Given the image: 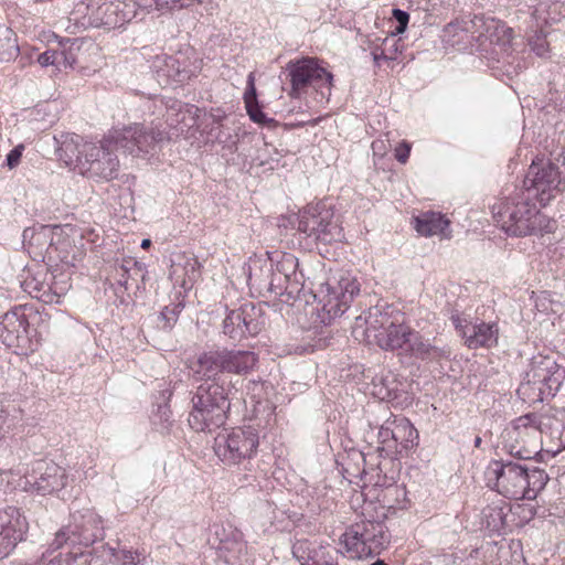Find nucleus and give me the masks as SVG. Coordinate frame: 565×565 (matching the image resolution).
Wrapping results in <instances>:
<instances>
[{
    "label": "nucleus",
    "instance_id": "obj_1",
    "mask_svg": "<svg viewBox=\"0 0 565 565\" xmlns=\"http://www.w3.org/2000/svg\"><path fill=\"white\" fill-rule=\"evenodd\" d=\"M167 125L170 131L158 127L146 128L141 124H134L122 129H114L108 132L99 145L86 142L84 145L85 158L78 159V174L84 177H108L119 168L118 157L114 151L122 149L132 157H143L154 153L162 143L184 135L190 139V130L196 125L198 108L182 104L175 99H168Z\"/></svg>",
    "mask_w": 565,
    "mask_h": 565
},
{
    "label": "nucleus",
    "instance_id": "obj_2",
    "mask_svg": "<svg viewBox=\"0 0 565 565\" xmlns=\"http://www.w3.org/2000/svg\"><path fill=\"white\" fill-rule=\"evenodd\" d=\"M250 351L216 349L202 352L192 362L193 377L201 382L192 396L189 424L196 431H212L227 419L231 395L236 392L226 374L245 375L257 364Z\"/></svg>",
    "mask_w": 565,
    "mask_h": 565
},
{
    "label": "nucleus",
    "instance_id": "obj_3",
    "mask_svg": "<svg viewBox=\"0 0 565 565\" xmlns=\"http://www.w3.org/2000/svg\"><path fill=\"white\" fill-rule=\"evenodd\" d=\"M513 186L493 214L498 225L515 237L551 233L554 223L539 211L536 203L545 206L565 190V179H516Z\"/></svg>",
    "mask_w": 565,
    "mask_h": 565
},
{
    "label": "nucleus",
    "instance_id": "obj_4",
    "mask_svg": "<svg viewBox=\"0 0 565 565\" xmlns=\"http://www.w3.org/2000/svg\"><path fill=\"white\" fill-rule=\"evenodd\" d=\"M487 486L512 500H534L545 488V470L519 460H491L486 468Z\"/></svg>",
    "mask_w": 565,
    "mask_h": 565
},
{
    "label": "nucleus",
    "instance_id": "obj_5",
    "mask_svg": "<svg viewBox=\"0 0 565 565\" xmlns=\"http://www.w3.org/2000/svg\"><path fill=\"white\" fill-rule=\"evenodd\" d=\"M399 318L397 310L375 306L369 309L364 318L355 319L353 335L359 341L377 345L385 351L406 348L414 330Z\"/></svg>",
    "mask_w": 565,
    "mask_h": 565
},
{
    "label": "nucleus",
    "instance_id": "obj_6",
    "mask_svg": "<svg viewBox=\"0 0 565 565\" xmlns=\"http://www.w3.org/2000/svg\"><path fill=\"white\" fill-rule=\"evenodd\" d=\"M288 221L300 233L317 242L330 244L343 237L339 217L328 200L309 203L298 214L289 215Z\"/></svg>",
    "mask_w": 565,
    "mask_h": 565
},
{
    "label": "nucleus",
    "instance_id": "obj_7",
    "mask_svg": "<svg viewBox=\"0 0 565 565\" xmlns=\"http://www.w3.org/2000/svg\"><path fill=\"white\" fill-rule=\"evenodd\" d=\"M390 543L387 527L383 520L363 518L350 526L340 537V545L350 558L379 555Z\"/></svg>",
    "mask_w": 565,
    "mask_h": 565
},
{
    "label": "nucleus",
    "instance_id": "obj_8",
    "mask_svg": "<svg viewBox=\"0 0 565 565\" xmlns=\"http://www.w3.org/2000/svg\"><path fill=\"white\" fill-rule=\"evenodd\" d=\"M68 231H73L71 225L47 226L43 225L38 230L25 228L23 231V242L30 237L29 247H39L43 259L49 262H61L73 264L76 259V247L72 244Z\"/></svg>",
    "mask_w": 565,
    "mask_h": 565
},
{
    "label": "nucleus",
    "instance_id": "obj_9",
    "mask_svg": "<svg viewBox=\"0 0 565 565\" xmlns=\"http://www.w3.org/2000/svg\"><path fill=\"white\" fill-rule=\"evenodd\" d=\"M104 539L102 518L89 508L72 511L68 524L63 526L55 535L52 545L55 550L65 544L72 546H89Z\"/></svg>",
    "mask_w": 565,
    "mask_h": 565
},
{
    "label": "nucleus",
    "instance_id": "obj_10",
    "mask_svg": "<svg viewBox=\"0 0 565 565\" xmlns=\"http://www.w3.org/2000/svg\"><path fill=\"white\" fill-rule=\"evenodd\" d=\"M258 431L253 426L237 427L220 433L214 439V452L226 466L239 465L256 455Z\"/></svg>",
    "mask_w": 565,
    "mask_h": 565
},
{
    "label": "nucleus",
    "instance_id": "obj_11",
    "mask_svg": "<svg viewBox=\"0 0 565 565\" xmlns=\"http://www.w3.org/2000/svg\"><path fill=\"white\" fill-rule=\"evenodd\" d=\"M286 71L291 84L290 97H301L309 86L317 90L320 89L322 97L326 96L324 88L328 90V94L330 93L333 76L319 64L318 60L303 57L298 61H290L286 66Z\"/></svg>",
    "mask_w": 565,
    "mask_h": 565
},
{
    "label": "nucleus",
    "instance_id": "obj_12",
    "mask_svg": "<svg viewBox=\"0 0 565 565\" xmlns=\"http://www.w3.org/2000/svg\"><path fill=\"white\" fill-rule=\"evenodd\" d=\"M67 480L65 468L53 461L36 460L23 476L20 486L26 492L49 495L64 489Z\"/></svg>",
    "mask_w": 565,
    "mask_h": 565
},
{
    "label": "nucleus",
    "instance_id": "obj_13",
    "mask_svg": "<svg viewBox=\"0 0 565 565\" xmlns=\"http://www.w3.org/2000/svg\"><path fill=\"white\" fill-rule=\"evenodd\" d=\"M360 292V284L350 273H341L327 281V294L320 302L329 318H335L347 311L354 297Z\"/></svg>",
    "mask_w": 565,
    "mask_h": 565
},
{
    "label": "nucleus",
    "instance_id": "obj_14",
    "mask_svg": "<svg viewBox=\"0 0 565 565\" xmlns=\"http://www.w3.org/2000/svg\"><path fill=\"white\" fill-rule=\"evenodd\" d=\"M450 320L463 339L465 345L469 349H490L498 343L499 329L497 323L472 321L469 316L458 310L451 311Z\"/></svg>",
    "mask_w": 565,
    "mask_h": 565
},
{
    "label": "nucleus",
    "instance_id": "obj_15",
    "mask_svg": "<svg viewBox=\"0 0 565 565\" xmlns=\"http://www.w3.org/2000/svg\"><path fill=\"white\" fill-rule=\"evenodd\" d=\"M28 529L25 518L15 507L0 509V557L9 555L23 540Z\"/></svg>",
    "mask_w": 565,
    "mask_h": 565
},
{
    "label": "nucleus",
    "instance_id": "obj_16",
    "mask_svg": "<svg viewBox=\"0 0 565 565\" xmlns=\"http://www.w3.org/2000/svg\"><path fill=\"white\" fill-rule=\"evenodd\" d=\"M29 321L23 310L15 308L0 319V339L9 348H22L29 341Z\"/></svg>",
    "mask_w": 565,
    "mask_h": 565
},
{
    "label": "nucleus",
    "instance_id": "obj_17",
    "mask_svg": "<svg viewBox=\"0 0 565 565\" xmlns=\"http://www.w3.org/2000/svg\"><path fill=\"white\" fill-rule=\"evenodd\" d=\"M202 265L188 252L173 253L170 257V278L182 288H189L201 277Z\"/></svg>",
    "mask_w": 565,
    "mask_h": 565
},
{
    "label": "nucleus",
    "instance_id": "obj_18",
    "mask_svg": "<svg viewBox=\"0 0 565 565\" xmlns=\"http://www.w3.org/2000/svg\"><path fill=\"white\" fill-rule=\"evenodd\" d=\"M297 266L298 260L295 256L285 255L282 260L277 264L276 270L274 271L271 268L269 280H273L276 286H273L271 289H267L266 292H269L275 297L286 295V301L294 298V294L298 292L299 288L296 281H291L289 271L295 275Z\"/></svg>",
    "mask_w": 565,
    "mask_h": 565
},
{
    "label": "nucleus",
    "instance_id": "obj_19",
    "mask_svg": "<svg viewBox=\"0 0 565 565\" xmlns=\"http://www.w3.org/2000/svg\"><path fill=\"white\" fill-rule=\"evenodd\" d=\"M413 228L422 236L438 235L449 239L451 237L450 221L440 212L425 211L412 217Z\"/></svg>",
    "mask_w": 565,
    "mask_h": 565
},
{
    "label": "nucleus",
    "instance_id": "obj_20",
    "mask_svg": "<svg viewBox=\"0 0 565 565\" xmlns=\"http://www.w3.org/2000/svg\"><path fill=\"white\" fill-rule=\"evenodd\" d=\"M57 149L58 160L70 169V171L78 174V159L85 158L83 138L76 134H62L54 138Z\"/></svg>",
    "mask_w": 565,
    "mask_h": 565
},
{
    "label": "nucleus",
    "instance_id": "obj_21",
    "mask_svg": "<svg viewBox=\"0 0 565 565\" xmlns=\"http://www.w3.org/2000/svg\"><path fill=\"white\" fill-rule=\"evenodd\" d=\"M215 534L218 539V544L216 545L218 557L227 564L234 565L238 563L246 553V543L243 540V534L235 529H230L227 532L224 527L222 533L216 531Z\"/></svg>",
    "mask_w": 565,
    "mask_h": 565
},
{
    "label": "nucleus",
    "instance_id": "obj_22",
    "mask_svg": "<svg viewBox=\"0 0 565 565\" xmlns=\"http://www.w3.org/2000/svg\"><path fill=\"white\" fill-rule=\"evenodd\" d=\"M239 316V328L243 331V338L258 334L266 326V317L260 305L253 302L243 303L236 309Z\"/></svg>",
    "mask_w": 565,
    "mask_h": 565
},
{
    "label": "nucleus",
    "instance_id": "obj_23",
    "mask_svg": "<svg viewBox=\"0 0 565 565\" xmlns=\"http://www.w3.org/2000/svg\"><path fill=\"white\" fill-rule=\"evenodd\" d=\"M406 350L417 359L424 361H437L447 355V351L431 344L428 340L424 339L417 331H413Z\"/></svg>",
    "mask_w": 565,
    "mask_h": 565
},
{
    "label": "nucleus",
    "instance_id": "obj_24",
    "mask_svg": "<svg viewBox=\"0 0 565 565\" xmlns=\"http://www.w3.org/2000/svg\"><path fill=\"white\" fill-rule=\"evenodd\" d=\"M271 263L267 260L255 259L248 265L247 281L252 288L264 292L276 286L273 280H269L271 274Z\"/></svg>",
    "mask_w": 565,
    "mask_h": 565
},
{
    "label": "nucleus",
    "instance_id": "obj_25",
    "mask_svg": "<svg viewBox=\"0 0 565 565\" xmlns=\"http://www.w3.org/2000/svg\"><path fill=\"white\" fill-rule=\"evenodd\" d=\"M373 395L382 401L395 399L402 391V383L396 375L388 372L387 374L376 375L372 381Z\"/></svg>",
    "mask_w": 565,
    "mask_h": 565
},
{
    "label": "nucleus",
    "instance_id": "obj_26",
    "mask_svg": "<svg viewBox=\"0 0 565 565\" xmlns=\"http://www.w3.org/2000/svg\"><path fill=\"white\" fill-rule=\"evenodd\" d=\"M391 438L404 449L412 448L418 439V431L405 417H395V427L391 431Z\"/></svg>",
    "mask_w": 565,
    "mask_h": 565
},
{
    "label": "nucleus",
    "instance_id": "obj_27",
    "mask_svg": "<svg viewBox=\"0 0 565 565\" xmlns=\"http://www.w3.org/2000/svg\"><path fill=\"white\" fill-rule=\"evenodd\" d=\"M291 552L300 565H313L319 555L323 554V548L307 539H299L292 544Z\"/></svg>",
    "mask_w": 565,
    "mask_h": 565
},
{
    "label": "nucleus",
    "instance_id": "obj_28",
    "mask_svg": "<svg viewBox=\"0 0 565 565\" xmlns=\"http://www.w3.org/2000/svg\"><path fill=\"white\" fill-rule=\"evenodd\" d=\"M244 103L246 111L254 122L264 124L267 120L266 115L263 113L258 105L254 73H249L247 76V87L244 93Z\"/></svg>",
    "mask_w": 565,
    "mask_h": 565
},
{
    "label": "nucleus",
    "instance_id": "obj_29",
    "mask_svg": "<svg viewBox=\"0 0 565 565\" xmlns=\"http://www.w3.org/2000/svg\"><path fill=\"white\" fill-rule=\"evenodd\" d=\"M557 366L559 365L550 356H535L532 359L524 376L529 377L533 385H536L540 384L542 379L544 380V376L546 377L553 370H556Z\"/></svg>",
    "mask_w": 565,
    "mask_h": 565
},
{
    "label": "nucleus",
    "instance_id": "obj_30",
    "mask_svg": "<svg viewBox=\"0 0 565 565\" xmlns=\"http://www.w3.org/2000/svg\"><path fill=\"white\" fill-rule=\"evenodd\" d=\"M562 166L565 169V159ZM564 172L565 170H561V167L551 159L536 157L530 166L527 177H561Z\"/></svg>",
    "mask_w": 565,
    "mask_h": 565
},
{
    "label": "nucleus",
    "instance_id": "obj_31",
    "mask_svg": "<svg viewBox=\"0 0 565 565\" xmlns=\"http://www.w3.org/2000/svg\"><path fill=\"white\" fill-rule=\"evenodd\" d=\"M19 54L15 33L7 26H0V62L14 60Z\"/></svg>",
    "mask_w": 565,
    "mask_h": 565
},
{
    "label": "nucleus",
    "instance_id": "obj_32",
    "mask_svg": "<svg viewBox=\"0 0 565 565\" xmlns=\"http://www.w3.org/2000/svg\"><path fill=\"white\" fill-rule=\"evenodd\" d=\"M58 60H61V66L73 67L77 62V54L81 49V44L77 39H61L58 41Z\"/></svg>",
    "mask_w": 565,
    "mask_h": 565
},
{
    "label": "nucleus",
    "instance_id": "obj_33",
    "mask_svg": "<svg viewBox=\"0 0 565 565\" xmlns=\"http://www.w3.org/2000/svg\"><path fill=\"white\" fill-rule=\"evenodd\" d=\"M516 394L522 401L530 404L542 403L548 398V396H545L543 387H541L539 384L533 385L532 381H529V377L526 376H524L516 390Z\"/></svg>",
    "mask_w": 565,
    "mask_h": 565
},
{
    "label": "nucleus",
    "instance_id": "obj_34",
    "mask_svg": "<svg viewBox=\"0 0 565 565\" xmlns=\"http://www.w3.org/2000/svg\"><path fill=\"white\" fill-rule=\"evenodd\" d=\"M564 377L565 370L561 366H557L556 370H553L550 374H547L546 379H542L539 385L543 387L545 396H548V398L554 397L558 392Z\"/></svg>",
    "mask_w": 565,
    "mask_h": 565
},
{
    "label": "nucleus",
    "instance_id": "obj_35",
    "mask_svg": "<svg viewBox=\"0 0 565 565\" xmlns=\"http://www.w3.org/2000/svg\"><path fill=\"white\" fill-rule=\"evenodd\" d=\"M195 0H137L140 7L146 9H182L191 6Z\"/></svg>",
    "mask_w": 565,
    "mask_h": 565
},
{
    "label": "nucleus",
    "instance_id": "obj_36",
    "mask_svg": "<svg viewBox=\"0 0 565 565\" xmlns=\"http://www.w3.org/2000/svg\"><path fill=\"white\" fill-rule=\"evenodd\" d=\"M239 316L236 309L231 310L223 321V332L233 340H241L243 338V331L239 328Z\"/></svg>",
    "mask_w": 565,
    "mask_h": 565
},
{
    "label": "nucleus",
    "instance_id": "obj_37",
    "mask_svg": "<svg viewBox=\"0 0 565 565\" xmlns=\"http://www.w3.org/2000/svg\"><path fill=\"white\" fill-rule=\"evenodd\" d=\"M550 418L544 415H537V414H526L523 416H520L514 420L515 427L514 430H518L519 428H534L535 430L543 431L544 426H546V420Z\"/></svg>",
    "mask_w": 565,
    "mask_h": 565
},
{
    "label": "nucleus",
    "instance_id": "obj_38",
    "mask_svg": "<svg viewBox=\"0 0 565 565\" xmlns=\"http://www.w3.org/2000/svg\"><path fill=\"white\" fill-rule=\"evenodd\" d=\"M109 555L114 562L120 565H140V555L137 552L129 550H117L115 547H107Z\"/></svg>",
    "mask_w": 565,
    "mask_h": 565
},
{
    "label": "nucleus",
    "instance_id": "obj_39",
    "mask_svg": "<svg viewBox=\"0 0 565 565\" xmlns=\"http://www.w3.org/2000/svg\"><path fill=\"white\" fill-rule=\"evenodd\" d=\"M171 409L167 403L159 404L157 411L153 413V424L159 426L161 430H168L171 425Z\"/></svg>",
    "mask_w": 565,
    "mask_h": 565
},
{
    "label": "nucleus",
    "instance_id": "obj_40",
    "mask_svg": "<svg viewBox=\"0 0 565 565\" xmlns=\"http://www.w3.org/2000/svg\"><path fill=\"white\" fill-rule=\"evenodd\" d=\"M529 45L537 56H547L548 42L546 41V34L543 31L535 32V34L530 38Z\"/></svg>",
    "mask_w": 565,
    "mask_h": 565
},
{
    "label": "nucleus",
    "instance_id": "obj_41",
    "mask_svg": "<svg viewBox=\"0 0 565 565\" xmlns=\"http://www.w3.org/2000/svg\"><path fill=\"white\" fill-rule=\"evenodd\" d=\"M180 312L179 305L173 307H164V309L160 312L159 319L162 320L163 329H171L178 319V315Z\"/></svg>",
    "mask_w": 565,
    "mask_h": 565
},
{
    "label": "nucleus",
    "instance_id": "obj_42",
    "mask_svg": "<svg viewBox=\"0 0 565 565\" xmlns=\"http://www.w3.org/2000/svg\"><path fill=\"white\" fill-rule=\"evenodd\" d=\"M393 17L397 22V25L395 26L393 34H402L405 32L408 21H409V14L406 11H403L401 9H394L393 10Z\"/></svg>",
    "mask_w": 565,
    "mask_h": 565
},
{
    "label": "nucleus",
    "instance_id": "obj_43",
    "mask_svg": "<svg viewBox=\"0 0 565 565\" xmlns=\"http://www.w3.org/2000/svg\"><path fill=\"white\" fill-rule=\"evenodd\" d=\"M495 34H498L497 43L501 46H505L510 44L512 40L513 30L507 26L504 23H498L495 25Z\"/></svg>",
    "mask_w": 565,
    "mask_h": 565
},
{
    "label": "nucleus",
    "instance_id": "obj_44",
    "mask_svg": "<svg viewBox=\"0 0 565 565\" xmlns=\"http://www.w3.org/2000/svg\"><path fill=\"white\" fill-rule=\"evenodd\" d=\"M38 62L41 66L56 65L61 67V60H58L57 50H47L41 53L38 57Z\"/></svg>",
    "mask_w": 565,
    "mask_h": 565
},
{
    "label": "nucleus",
    "instance_id": "obj_45",
    "mask_svg": "<svg viewBox=\"0 0 565 565\" xmlns=\"http://www.w3.org/2000/svg\"><path fill=\"white\" fill-rule=\"evenodd\" d=\"M55 551L56 550L51 544L47 551L43 553L41 559L38 562V565H64L61 553L53 555Z\"/></svg>",
    "mask_w": 565,
    "mask_h": 565
},
{
    "label": "nucleus",
    "instance_id": "obj_46",
    "mask_svg": "<svg viewBox=\"0 0 565 565\" xmlns=\"http://www.w3.org/2000/svg\"><path fill=\"white\" fill-rule=\"evenodd\" d=\"M504 448L511 456H513L518 459H530V458H532L533 455L536 454V451L530 450L525 447L518 448L514 445H505Z\"/></svg>",
    "mask_w": 565,
    "mask_h": 565
},
{
    "label": "nucleus",
    "instance_id": "obj_47",
    "mask_svg": "<svg viewBox=\"0 0 565 565\" xmlns=\"http://www.w3.org/2000/svg\"><path fill=\"white\" fill-rule=\"evenodd\" d=\"M136 267H137V262L134 260L132 258L122 259L121 264L119 266V269H118V270L122 271V274H120L119 282L122 285H127V279L130 275V271L132 269H135Z\"/></svg>",
    "mask_w": 565,
    "mask_h": 565
},
{
    "label": "nucleus",
    "instance_id": "obj_48",
    "mask_svg": "<svg viewBox=\"0 0 565 565\" xmlns=\"http://www.w3.org/2000/svg\"><path fill=\"white\" fill-rule=\"evenodd\" d=\"M395 427V417L394 418H388L380 428V431H379V438L381 439L382 443H388L390 440H392L391 438V431L394 429Z\"/></svg>",
    "mask_w": 565,
    "mask_h": 565
},
{
    "label": "nucleus",
    "instance_id": "obj_49",
    "mask_svg": "<svg viewBox=\"0 0 565 565\" xmlns=\"http://www.w3.org/2000/svg\"><path fill=\"white\" fill-rule=\"evenodd\" d=\"M24 150L23 145L14 147L7 156V164L10 169L18 166Z\"/></svg>",
    "mask_w": 565,
    "mask_h": 565
},
{
    "label": "nucleus",
    "instance_id": "obj_50",
    "mask_svg": "<svg viewBox=\"0 0 565 565\" xmlns=\"http://www.w3.org/2000/svg\"><path fill=\"white\" fill-rule=\"evenodd\" d=\"M409 152H411V145L407 143L406 141H403L402 143H399L396 148H395V158L401 162V163H405L406 160L408 159L409 157Z\"/></svg>",
    "mask_w": 565,
    "mask_h": 565
},
{
    "label": "nucleus",
    "instance_id": "obj_51",
    "mask_svg": "<svg viewBox=\"0 0 565 565\" xmlns=\"http://www.w3.org/2000/svg\"><path fill=\"white\" fill-rule=\"evenodd\" d=\"M371 54H372V57H373V62H374V64L376 66L381 65V61H385V60L388 58L384 54V52L382 50H380L377 46L372 50Z\"/></svg>",
    "mask_w": 565,
    "mask_h": 565
},
{
    "label": "nucleus",
    "instance_id": "obj_52",
    "mask_svg": "<svg viewBox=\"0 0 565 565\" xmlns=\"http://www.w3.org/2000/svg\"><path fill=\"white\" fill-rule=\"evenodd\" d=\"M220 129H221V125H220V124H216V126H215L214 128H212V129H211V131H210V134H209V136H207V138H206V140H205V141H206V142H209V141H212V142H213V141L224 142V140L222 139V137H221L220 132H217V134H215V135H214V132H213L214 130H220Z\"/></svg>",
    "mask_w": 565,
    "mask_h": 565
},
{
    "label": "nucleus",
    "instance_id": "obj_53",
    "mask_svg": "<svg viewBox=\"0 0 565 565\" xmlns=\"http://www.w3.org/2000/svg\"><path fill=\"white\" fill-rule=\"evenodd\" d=\"M545 12V7L543 4H540L539 8H536L535 13L537 14L539 19H542L545 23H550L551 21H556V17H543V13Z\"/></svg>",
    "mask_w": 565,
    "mask_h": 565
},
{
    "label": "nucleus",
    "instance_id": "obj_54",
    "mask_svg": "<svg viewBox=\"0 0 565 565\" xmlns=\"http://www.w3.org/2000/svg\"><path fill=\"white\" fill-rule=\"evenodd\" d=\"M320 563L321 565H338V563H334L332 557L329 556V558H326V552L323 551V554H320L318 557V562L313 563V565H318Z\"/></svg>",
    "mask_w": 565,
    "mask_h": 565
},
{
    "label": "nucleus",
    "instance_id": "obj_55",
    "mask_svg": "<svg viewBox=\"0 0 565 565\" xmlns=\"http://www.w3.org/2000/svg\"><path fill=\"white\" fill-rule=\"evenodd\" d=\"M383 147V141H374L372 143V149L373 151L376 153L377 151L381 150V148Z\"/></svg>",
    "mask_w": 565,
    "mask_h": 565
},
{
    "label": "nucleus",
    "instance_id": "obj_56",
    "mask_svg": "<svg viewBox=\"0 0 565 565\" xmlns=\"http://www.w3.org/2000/svg\"><path fill=\"white\" fill-rule=\"evenodd\" d=\"M150 245H151V241L149 238H145V239H142L140 246H141V248L146 249V248L150 247Z\"/></svg>",
    "mask_w": 565,
    "mask_h": 565
},
{
    "label": "nucleus",
    "instance_id": "obj_57",
    "mask_svg": "<svg viewBox=\"0 0 565 565\" xmlns=\"http://www.w3.org/2000/svg\"><path fill=\"white\" fill-rule=\"evenodd\" d=\"M482 439L481 437L477 436L473 440L475 447L479 448L481 446Z\"/></svg>",
    "mask_w": 565,
    "mask_h": 565
},
{
    "label": "nucleus",
    "instance_id": "obj_58",
    "mask_svg": "<svg viewBox=\"0 0 565 565\" xmlns=\"http://www.w3.org/2000/svg\"><path fill=\"white\" fill-rule=\"evenodd\" d=\"M371 565H387L383 559H376Z\"/></svg>",
    "mask_w": 565,
    "mask_h": 565
}]
</instances>
